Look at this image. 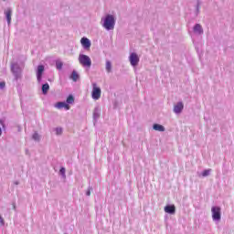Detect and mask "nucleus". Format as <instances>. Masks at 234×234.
<instances>
[{
    "label": "nucleus",
    "instance_id": "1",
    "mask_svg": "<svg viewBox=\"0 0 234 234\" xmlns=\"http://www.w3.org/2000/svg\"><path fill=\"white\" fill-rule=\"evenodd\" d=\"M115 25L114 16L112 15H107L104 18L103 27L106 30H113Z\"/></svg>",
    "mask_w": 234,
    "mask_h": 234
},
{
    "label": "nucleus",
    "instance_id": "2",
    "mask_svg": "<svg viewBox=\"0 0 234 234\" xmlns=\"http://www.w3.org/2000/svg\"><path fill=\"white\" fill-rule=\"evenodd\" d=\"M91 98L93 100H100L101 98V88L98 87V84H92Z\"/></svg>",
    "mask_w": 234,
    "mask_h": 234
},
{
    "label": "nucleus",
    "instance_id": "3",
    "mask_svg": "<svg viewBox=\"0 0 234 234\" xmlns=\"http://www.w3.org/2000/svg\"><path fill=\"white\" fill-rule=\"evenodd\" d=\"M79 61L80 65H83V67H90V65H92L90 58H89L87 55H80Z\"/></svg>",
    "mask_w": 234,
    "mask_h": 234
},
{
    "label": "nucleus",
    "instance_id": "4",
    "mask_svg": "<svg viewBox=\"0 0 234 234\" xmlns=\"http://www.w3.org/2000/svg\"><path fill=\"white\" fill-rule=\"evenodd\" d=\"M129 60L132 67H136L138 63H140V58L136 53H132L129 57Z\"/></svg>",
    "mask_w": 234,
    "mask_h": 234
},
{
    "label": "nucleus",
    "instance_id": "5",
    "mask_svg": "<svg viewBox=\"0 0 234 234\" xmlns=\"http://www.w3.org/2000/svg\"><path fill=\"white\" fill-rule=\"evenodd\" d=\"M212 218L213 220H220L221 215H220V207H212Z\"/></svg>",
    "mask_w": 234,
    "mask_h": 234
},
{
    "label": "nucleus",
    "instance_id": "6",
    "mask_svg": "<svg viewBox=\"0 0 234 234\" xmlns=\"http://www.w3.org/2000/svg\"><path fill=\"white\" fill-rule=\"evenodd\" d=\"M165 212L169 213L170 215H175L176 212V207H175V205H167L165 207Z\"/></svg>",
    "mask_w": 234,
    "mask_h": 234
},
{
    "label": "nucleus",
    "instance_id": "7",
    "mask_svg": "<svg viewBox=\"0 0 234 234\" xmlns=\"http://www.w3.org/2000/svg\"><path fill=\"white\" fill-rule=\"evenodd\" d=\"M43 72H45V66L39 65L37 67V78L38 81H41V78L43 76Z\"/></svg>",
    "mask_w": 234,
    "mask_h": 234
},
{
    "label": "nucleus",
    "instance_id": "8",
    "mask_svg": "<svg viewBox=\"0 0 234 234\" xmlns=\"http://www.w3.org/2000/svg\"><path fill=\"white\" fill-rule=\"evenodd\" d=\"M80 43L84 48H90V40L87 37H82Z\"/></svg>",
    "mask_w": 234,
    "mask_h": 234
},
{
    "label": "nucleus",
    "instance_id": "9",
    "mask_svg": "<svg viewBox=\"0 0 234 234\" xmlns=\"http://www.w3.org/2000/svg\"><path fill=\"white\" fill-rule=\"evenodd\" d=\"M184 110V103L182 102H178L175 107H174V112L176 114H180V112H182V111Z\"/></svg>",
    "mask_w": 234,
    "mask_h": 234
},
{
    "label": "nucleus",
    "instance_id": "10",
    "mask_svg": "<svg viewBox=\"0 0 234 234\" xmlns=\"http://www.w3.org/2000/svg\"><path fill=\"white\" fill-rule=\"evenodd\" d=\"M56 107L57 109H66V111H69L70 109V106L66 102H58L56 104Z\"/></svg>",
    "mask_w": 234,
    "mask_h": 234
},
{
    "label": "nucleus",
    "instance_id": "11",
    "mask_svg": "<svg viewBox=\"0 0 234 234\" xmlns=\"http://www.w3.org/2000/svg\"><path fill=\"white\" fill-rule=\"evenodd\" d=\"M5 17L7 19L8 25H10V23L12 22V9H7L5 11Z\"/></svg>",
    "mask_w": 234,
    "mask_h": 234
},
{
    "label": "nucleus",
    "instance_id": "12",
    "mask_svg": "<svg viewBox=\"0 0 234 234\" xmlns=\"http://www.w3.org/2000/svg\"><path fill=\"white\" fill-rule=\"evenodd\" d=\"M153 129L154 131H159V133H164V131H165V128L162 124H154Z\"/></svg>",
    "mask_w": 234,
    "mask_h": 234
},
{
    "label": "nucleus",
    "instance_id": "13",
    "mask_svg": "<svg viewBox=\"0 0 234 234\" xmlns=\"http://www.w3.org/2000/svg\"><path fill=\"white\" fill-rule=\"evenodd\" d=\"M194 32H196V34H202L204 32V30L202 29V26H200L199 24L196 25L194 27Z\"/></svg>",
    "mask_w": 234,
    "mask_h": 234
},
{
    "label": "nucleus",
    "instance_id": "14",
    "mask_svg": "<svg viewBox=\"0 0 234 234\" xmlns=\"http://www.w3.org/2000/svg\"><path fill=\"white\" fill-rule=\"evenodd\" d=\"M70 80H72V81H78V80H80V75L78 74V72L72 71L70 75Z\"/></svg>",
    "mask_w": 234,
    "mask_h": 234
},
{
    "label": "nucleus",
    "instance_id": "15",
    "mask_svg": "<svg viewBox=\"0 0 234 234\" xmlns=\"http://www.w3.org/2000/svg\"><path fill=\"white\" fill-rule=\"evenodd\" d=\"M50 89V86L48 83H46L42 86V92L43 94H47L48 92V90Z\"/></svg>",
    "mask_w": 234,
    "mask_h": 234
},
{
    "label": "nucleus",
    "instance_id": "16",
    "mask_svg": "<svg viewBox=\"0 0 234 234\" xmlns=\"http://www.w3.org/2000/svg\"><path fill=\"white\" fill-rule=\"evenodd\" d=\"M106 70L107 72H111L112 70V64H111V61H106Z\"/></svg>",
    "mask_w": 234,
    "mask_h": 234
},
{
    "label": "nucleus",
    "instance_id": "17",
    "mask_svg": "<svg viewBox=\"0 0 234 234\" xmlns=\"http://www.w3.org/2000/svg\"><path fill=\"white\" fill-rule=\"evenodd\" d=\"M56 67H57L58 70H61V69H63V62L57 61L56 62Z\"/></svg>",
    "mask_w": 234,
    "mask_h": 234
},
{
    "label": "nucleus",
    "instance_id": "18",
    "mask_svg": "<svg viewBox=\"0 0 234 234\" xmlns=\"http://www.w3.org/2000/svg\"><path fill=\"white\" fill-rule=\"evenodd\" d=\"M67 103H74V96L69 95V96L67 98Z\"/></svg>",
    "mask_w": 234,
    "mask_h": 234
},
{
    "label": "nucleus",
    "instance_id": "19",
    "mask_svg": "<svg viewBox=\"0 0 234 234\" xmlns=\"http://www.w3.org/2000/svg\"><path fill=\"white\" fill-rule=\"evenodd\" d=\"M209 173H211V169H207L202 173V176H209Z\"/></svg>",
    "mask_w": 234,
    "mask_h": 234
},
{
    "label": "nucleus",
    "instance_id": "20",
    "mask_svg": "<svg viewBox=\"0 0 234 234\" xmlns=\"http://www.w3.org/2000/svg\"><path fill=\"white\" fill-rule=\"evenodd\" d=\"M56 134H61L63 133V129L61 128H56Z\"/></svg>",
    "mask_w": 234,
    "mask_h": 234
},
{
    "label": "nucleus",
    "instance_id": "21",
    "mask_svg": "<svg viewBox=\"0 0 234 234\" xmlns=\"http://www.w3.org/2000/svg\"><path fill=\"white\" fill-rule=\"evenodd\" d=\"M33 139H34V140H39V134H38L37 133H35L33 134Z\"/></svg>",
    "mask_w": 234,
    "mask_h": 234
},
{
    "label": "nucleus",
    "instance_id": "22",
    "mask_svg": "<svg viewBox=\"0 0 234 234\" xmlns=\"http://www.w3.org/2000/svg\"><path fill=\"white\" fill-rule=\"evenodd\" d=\"M5 81L0 82V89H5Z\"/></svg>",
    "mask_w": 234,
    "mask_h": 234
},
{
    "label": "nucleus",
    "instance_id": "23",
    "mask_svg": "<svg viewBox=\"0 0 234 234\" xmlns=\"http://www.w3.org/2000/svg\"><path fill=\"white\" fill-rule=\"evenodd\" d=\"M0 224H2V226H5V219L0 216Z\"/></svg>",
    "mask_w": 234,
    "mask_h": 234
},
{
    "label": "nucleus",
    "instance_id": "24",
    "mask_svg": "<svg viewBox=\"0 0 234 234\" xmlns=\"http://www.w3.org/2000/svg\"><path fill=\"white\" fill-rule=\"evenodd\" d=\"M60 173H61V175H63V176H65V168H60Z\"/></svg>",
    "mask_w": 234,
    "mask_h": 234
},
{
    "label": "nucleus",
    "instance_id": "25",
    "mask_svg": "<svg viewBox=\"0 0 234 234\" xmlns=\"http://www.w3.org/2000/svg\"><path fill=\"white\" fill-rule=\"evenodd\" d=\"M86 195H87V197H90V190H88V191L86 192Z\"/></svg>",
    "mask_w": 234,
    "mask_h": 234
},
{
    "label": "nucleus",
    "instance_id": "26",
    "mask_svg": "<svg viewBox=\"0 0 234 234\" xmlns=\"http://www.w3.org/2000/svg\"><path fill=\"white\" fill-rule=\"evenodd\" d=\"M1 134H3V131H2L1 128H0V136H1Z\"/></svg>",
    "mask_w": 234,
    "mask_h": 234
},
{
    "label": "nucleus",
    "instance_id": "27",
    "mask_svg": "<svg viewBox=\"0 0 234 234\" xmlns=\"http://www.w3.org/2000/svg\"><path fill=\"white\" fill-rule=\"evenodd\" d=\"M12 70L14 71V67H12Z\"/></svg>",
    "mask_w": 234,
    "mask_h": 234
}]
</instances>
